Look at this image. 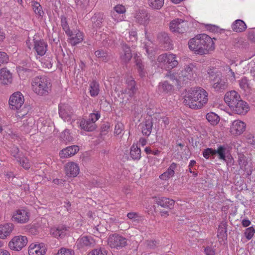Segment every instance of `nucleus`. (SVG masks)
I'll return each mask as SVG.
<instances>
[{
    "label": "nucleus",
    "instance_id": "18",
    "mask_svg": "<svg viewBox=\"0 0 255 255\" xmlns=\"http://www.w3.org/2000/svg\"><path fill=\"white\" fill-rule=\"evenodd\" d=\"M196 69L194 64L190 63L187 65L184 69L182 70L180 73L179 78L182 77L183 80L186 79L192 80L194 78V74Z\"/></svg>",
    "mask_w": 255,
    "mask_h": 255
},
{
    "label": "nucleus",
    "instance_id": "9",
    "mask_svg": "<svg viewBox=\"0 0 255 255\" xmlns=\"http://www.w3.org/2000/svg\"><path fill=\"white\" fill-rule=\"evenodd\" d=\"M29 219V213L24 209H18L12 214V219L17 223L23 224L27 223Z\"/></svg>",
    "mask_w": 255,
    "mask_h": 255
},
{
    "label": "nucleus",
    "instance_id": "42",
    "mask_svg": "<svg viewBox=\"0 0 255 255\" xmlns=\"http://www.w3.org/2000/svg\"><path fill=\"white\" fill-rule=\"evenodd\" d=\"M60 18L61 26L63 29L65 31L67 35L71 36L72 32L69 28L66 17L64 15H61Z\"/></svg>",
    "mask_w": 255,
    "mask_h": 255
},
{
    "label": "nucleus",
    "instance_id": "14",
    "mask_svg": "<svg viewBox=\"0 0 255 255\" xmlns=\"http://www.w3.org/2000/svg\"><path fill=\"white\" fill-rule=\"evenodd\" d=\"M66 175L69 177H75L79 173V167L78 164L74 162H70L64 166Z\"/></svg>",
    "mask_w": 255,
    "mask_h": 255
},
{
    "label": "nucleus",
    "instance_id": "27",
    "mask_svg": "<svg viewBox=\"0 0 255 255\" xmlns=\"http://www.w3.org/2000/svg\"><path fill=\"white\" fill-rule=\"evenodd\" d=\"M228 151L227 145H220L217 147V149H215V155L217 154L219 159L226 161Z\"/></svg>",
    "mask_w": 255,
    "mask_h": 255
},
{
    "label": "nucleus",
    "instance_id": "15",
    "mask_svg": "<svg viewBox=\"0 0 255 255\" xmlns=\"http://www.w3.org/2000/svg\"><path fill=\"white\" fill-rule=\"evenodd\" d=\"M241 97L235 91H231L227 92L224 97V101L231 109L238 101Z\"/></svg>",
    "mask_w": 255,
    "mask_h": 255
},
{
    "label": "nucleus",
    "instance_id": "5",
    "mask_svg": "<svg viewBox=\"0 0 255 255\" xmlns=\"http://www.w3.org/2000/svg\"><path fill=\"white\" fill-rule=\"evenodd\" d=\"M169 28L173 33H183L188 29V23L182 19L176 18L170 22Z\"/></svg>",
    "mask_w": 255,
    "mask_h": 255
},
{
    "label": "nucleus",
    "instance_id": "63",
    "mask_svg": "<svg viewBox=\"0 0 255 255\" xmlns=\"http://www.w3.org/2000/svg\"><path fill=\"white\" fill-rule=\"evenodd\" d=\"M62 52L63 58L62 59V62L67 65H70L72 61H71L69 59V56L68 55H65L63 52L62 50H61Z\"/></svg>",
    "mask_w": 255,
    "mask_h": 255
},
{
    "label": "nucleus",
    "instance_id": "54",
    "mask_svg": "<svg viewBox=\"0 0 255 255\" xmlns=\"http://www.w3.org/2000/svg\"><path fill=\"white\" fill-rule=\"evenodd\" d=\"M165 77L169 78L172 81L173 84L179 85V80L177 79V77L176 75L172 73L171 71L167 72Z\"/></svg>",
    "mask_w": 255,
    "mask_h": 255
},
{
    "label": "nucleus",
    "instance_id": "44",
    "mask_svg": "<svg viewBox=\"0 0 255 255\" xmlns=\"http://www.w3.org/2000/svg\"><path fill=\"white\" fill-rule=\"evenodd\" d=\"M31 6L35 14L38 15L40 16H42L43 14V11L40 4L35 1H32Z\"/></svg>",
    "mask_w": 255,
    "mask_h": 255
},
{
    "label": "nucleus",
    "instance_id": "32",
    "mask_svg": "<svg viewBox=\"0 0 255 255\" xmlns=\"http://www.w3.org/2000/svg\"><path fill=\"white\" fill-rule=\"evenodd\" d=\"M153 124L151 120H147L141 125L142 132L146 136H149L152 130Z\"/></svg>",
    "mask_w": 255,
    "mask_h": 255
},
{
    "label": "nucleus",
    "instance_id": "11",
    "mask_svg": "<svg viewBox=\"0 0 255 255\" xmlns=\"http://www.w3.org/2000/svg\"><path fill=\"white\" fill-rule=\"evenodd\" d=\"M33 49L37 55L42 56L45 55L47 50V44L43 39L33 38Z\"/></svg>",
    "mask_w": 255,
    "mask_h": 255
},
{
    "label": "nucleus",
    "instance_id": "39",
    "mask_svg": "<svg viewBox=\"0 0 255 255\" xmlns=\"http://www.w3.org/2000/svg\"><path fill=\"white\" fill-rule=\"evenodd\" d=\"M206 119L212 125H216L220 121L219 117L214 113H209L206 115Z\"/></svg>",
    "mask_w": 255,
    "mask_h": 255
},
{
    "label": "nucleus",
    "instance_id": "36",
    "mask_svg": "<svg viewBox=\"0 0 255 255\" xmlns=\"http://www.w3.org/2000/svg\"><path fill=\"white\" fill-rule=\"evenodd\" d=\"M227 223L225 221H223L219 226L218 230V236L221 238H227Z\"/></svg>",
    "mask_w": 255,
    "mask_h": 255
},
{
    "label": "nucleus",
    "instance_id": "43",
    "mask_svg": "<svg viewBox=\"0 0 255 255\" xmlns=\"http://www.w3.org/2000/svg\"><path fill=\"white\" fill-rule=\"evenodd\" d=\"M83 35L81 32L78 31L74 36L70 38V42L72 45H75L83 40Z\"/></svg>",
    "mask_w": 255,
    "mask_h": 255
},
{
    "label": "nucleus",
    "instance_id": "40",
    "mask_svg": "<svg viewBox=\"0 0 255 255\" xmlns=\"http://www.w3.org/2000/svg\"><path fill=\"white\" fill-rule=\"evenodd\" d=\"M149 6L154 9H160L164 4V0H147Z\"/></svg>",
    "mask_w": 255,
    "mask_h": 255
},
{
    "label": "nucleus",
    "instance_id": "48",
    "mask_svg": "<svg viewBox=\"0 0 255 255\" xmlns=\"http://www.w3.org/2000/svg\"><path fill=\"white\" fill-rule=\"evenodd\" d=\"M135 64L138 70L139 76L141 77H143L145 75V72L144 71L143 65L140 59L138 58L135 60Z\"/></svg>",
    "mask_w": 255,
    "mask_h": 255
},
{
    "label": "nucleus",
    "instance_id": "17",
    "mask_svg": "<svg viewBox=\"0 0 255 255\" xmlns=\"http://www.w3.org/2000/svg\"><path fill=\"white\" fill-rule=\"evenodd\" d=\"M95 242L91 236H83L79 238L76 242V246L80 249L85 247H91L94 246Z\"/></svg>",
    "mask_w": 255,
    "mask_h": 255
},
{
    "label": "nucleus",
    "instance_id": "34",
    "mask_svg": "<svg viewBox=\"0 0 255 255\" xmlns=\"http://www.w3.org/2000/svg\"><path fill=\"white\" fill-rule=\"evenodd\" d=\"M172 89V85L168 83L167 81H164L163 82H160L159 83L158 90L160 92L167 94L171 92Z\"/></svg>",
    "mask_w": 255,
    "mask_h": 255
},
{
    "label": "nucleus",
    "instance_id": "10",
    "mask_svg": "<svg viewBox=\"0 0 255 255\" xmlns=\"http://www.w3.org/2000/svg\"><path fill=\"white\" fill-rule=\"evenodd\" d=\"M72 108L68 104H60L59 105V114L64 121H69L73 116Z\"/></svg>",
    "mask_w": 255,
    "mask_h": 255
},
{
    "label": "nucleus",
    "instance_id": "59",
    "mask_svg": "<svg viewBox=\"0 0 255 255\" xmlns=\"http://www.w3.org/2000/svg\"><path fill=\"white\" fill-rule=\"evenodd\" d=\"M126 39L129 41H134L137 39V33L135 31H131L129 32L128 36Z\"/></svg>",
    "mask_w": 255,
    "mask_h": 255
},
{
    "label": "nucleus",
    "instance_id": "1",
    "mask_svg": "<svg viewBox=\"0 0 255 255\" xmlns=\"http://www.w3.org/2000/svg\"><path fill=\"white\" fill-rule=\"evenodd\" d=\"M190 50L196 54L200 55L209 54L215 49L213 39L208 35L202 33L198 34L188 41Z\"/></svg>",
    "mask_w": 255,
    "mask_h": 255
},
{
    "label": "nucleus",
    "instance_id": "38",
    "mask_svg": "<svg viewBox=\"0 0 255 255\" xmlns=\"http://www.w3.org/2000/svg\"><path fill=\"white\" fill-rule=\"evenodd\" d=\"M104 19V15L101 13L95 14L91 18V20L93 23L94 27H100Z\"/></svg>",
    "mask_w": 255,
    "mask_h": 255
},
{
    "label": "nucleus",
    "instance_id": "41",
    "mask_svg": "<svg viewBox=\"0 0 255 255\" xmlns=\"http://www.w3.org/2000/svg\"><path fill=\"white\" fill-rule=\"evenodd\" d=\"M34 121L32 118H29L26 120L25 123H24L21 126L22 130L25 131L26 132H30L33 126L34 125Z\"/></svg>",
    "mask_w": 255,
    "mask_h": 255
},
{
    "label": "nucleus",
    "instance_id": "62",
    "mask_svg": "<svg viewBox=\"0 0 255 255\" xmlns=\"http://www.w3.org/2000/svg\"><path fill=\"white\" fill-rule=\"evenodd\" d=\"M167 57V53L163 54L160 55L157 58V61L158 62L163 63L164 65L166 64V60Z\"/></svg>",
    "mask_w": 255,
    "mask_h": 255
},
{
    "label": "nucleus",
    "instance_id": "21",
    "mask_svg": "<svg viewBox=\"0 0 255 255\" xmlns=\"http://www.w3.org/2000/svg\"><path fill=\"white\" fill-rule=\"evenodd\" d=\"M246 124L241 121L236 120L233 122L231 127V132L233 134H241L245 130Z\"/></svg>",
    "mask_w": 255,
    "mask_h": 255
},
{
    "label": "nucleus",
    "instance_id": "25",
    "mask_svg": "<svg viewBox=\"0 0 255 255\" xmlns=\"http://www.w3.org/2000/svg\"><path fill=\"white\" fill-rule=\"evenodd\" d=\"M12 74L6 68L0 70V82L3 85H8L12 82Z\"/></svg>",
    "mask_w": 255,
    "mask_h": 255
},
{
    "label": "nucleus",
    "instance_id": "60",
    "mask_svg": "<svg viewBox=\"0 0 255 255\" xmlns=\"http://www.w3.org/2000/svg\"><path fill=\"white\" fill-rule=\"evenodd\" d=\"M153 44L150 41L146 42L144 45V48L148 54H151L153 50Z\"/></svg>",
    "mask_w": 255,
    "mask_h": 255
},
{
    "label": "nucleus",
    "instance_id": "23",
    "mask_svg": "<svg viewBox=\"0 0 255 255\" xmlns=\"http://www.w3.org/2000/svg\"><path fill=\"white\" fill-rule=\"evenodd\" d=\"M132 56L130 47L127 44H123L122 45V51L120 53V58L122 62L124 63L128 62Z\"/></svg>",
    "mask_w": 255,
    "mask_h": 255
},
{
    "label": "nucleus",
    "instance_id": "56",
    "mask_svg": "<svg viewBox=\"0 0 255 255\" xmlns=\"http://www.w3.org/2000/svg\"><path fill=\"white\" fill-rule=\"evenodd\" d=\"M255 233V230L253 227L248 228L245 233V236L248 240H250L253 237Z\"/></svg>",
    "mask_w": 255,
    "mask_h": 255
},
{
    "label": "nucleus",
    "instance_id": "3",
    "mask_svg": "<svg viewBox=\"0 0 255 255\" xmlns=\"http://www.w3.org/2000/svg\"><path fill=\"white\" fill-rule=\"evenodd\" d=\"M33 91L38 95H47L51 91V84L49 79L42 76H38L33 78L31 82Z\"/></svg>",
    "mask_w": 255,
    "mask_h": 255
},
{
    "label": "nucleus",
    "instance_id": "53",
    "mask_svg": "<svg viewBox=\"0 0 255 255\" xmlns=\"http://www.w3.org/2000/svg\"><path fill=\"white\" fill-rule=\"evenodd\" d=\"M21 159L20 161H17L21 166L25 169H28L30 168V164L28 161V160L22 155L21 156V158H19Z\"/></svg>",
    "mask_w": 255,
    "mask_h": 255
},
{
    "label": "nucleus",
    "instance_id": "47",
    "mask_svg": "<svg viewBox=\"0 0 255 255\" xmlns=\"http://www.w3.org/2000/svg\"><path fill=\"white\" fill-rule=\"evenodd\" d=\"M240 87L244 91L249 90L251 88L250 83L247 77H243L240 80Z\"/></svg>",
    "mask_w": 255,
    "mask_h": 255
},
{
    "label": "nucleus",
    "instance_id": "57",
    "mask_svg": "<svg viewBox=\"0 0 255 255\" xmlns=\"http://www.w3.org/2000/svg\"><path fill=\"white\" fill-rule=\"evenodd\" d=\"M29 108L24 107L21 110L17 112L16 117L19 118H22L24 116L26 115L28 113Z\"/></svg>",
    "mask_w": 255,
    "mask_h": 255
},
{
    "label": "nucleus",
    "instance_id": "28",
    "mask_svg": "<svg viewBox=\"0 0 255 255\" xmlns=\"http://www.w3.org/2000/svg\"><path fill=\"white\" fill-rule=\"evenodd\" d=\"M80 127L82 129L87 131H92L96 128V125L94 122L85 119H82L80 123Z\"/></svg>",
    "mask_w": 255,
    "mask_h": 255
},
{
    "label": "nucleus",
    "instance_id": "19",
    "mask_svg": "<svg viewBox=\"0 0 255 255\" xmlns=\"http://www.w3.org/2000/svg\"><path fill=\"white\" fill-rule=\"evenodd\" d=\"M127 88L124 91H122V95L124 94L125 97L128 100V97L131 98L136 91L135 82L131 78L127 80Z\"/></svg>",
    "mask_w": 255,
    "mask_h": 255
},
{
    "label": "nucleus",
    "instance_id": "58",
    "mask_svg": "<svg viewBox=\"0 0 255 255\" xmlns=\"http://www.w3.org/2000/svg\"><path fill=\"white\" fill-rule=\"evenodd\" d=\"M8 61V57L6 53L0 52V66L1 64L6 63Z\"/></svg>",
    "mask_w": 255,
    "mask_h": 255
},
{
    "label": "nucleus",
    "instance_id": "29",
    "mask_svg": "<svg viewBox=\"0 0 255 255\" xmlns=\"http://www.w3.org/2000/svg\"><path fill=\"white\" fill-rule=\"evenodd\" d=\"M247 26L245 22L241 19L236 20L232 24V30L236 32H242L247 29Z\"/></svg>",
    "mask_w": 255,
    "mask_h": 255
},
{
    "label": "nucleus",
    "instance_id": "6",
    "mask_svg": "<svg viewBox=\"0 0 255 255\" xmlns=\"http://www.w3.org/2000/svg\"><path fill=\"white\" fill-rule=\"evenodd\" d=\"M213 81V87L217 91L222 92L228 88L227 80L221 74L211 75Z\"/></svg>",
    "mask_w": 255,
    "mask_h": 255
},
{
    "label": "nucleus",
    "instance_id": "30",
    "mask_svg": "<svg viewBox=\"0 0 255 255\" xmlns=\"http://www.w3.org/2000/svg\"><path fill=\"white\" fill-rule=\"evenodd\" d=\"M67 228L63 225L59 226L57 228H53L50 230V233L55 237L62 238L66 234Z\"/></svg>",
    "mask_w": 255,
    "mask_h": 255
},
{
    "label": "nucleus",
    "instance_id": "20",
    "mask_svg": "<svg viewBox=\"0 0 255 255\" xmlns=\"http://www.w3.org/2000/svg\"><path fill=\"white\" fill-rule=\"evenodd\" d=\"M79 150L77 145L69 146L61 150L59 152V156L61 158H69L75 155Z\"/></svg>",
    "mask_w": 255,
    "mask_h": 255
},
{
    "label": "nucleus",
    "instance_id": "26",
    "mask_svg": "<svg viewBox=\"0 0 255 255\" xmlns=\"http://www.w3.org/2000/svg\"><path fill=\"white\" fill-rule=\"evenodd\" d=\"M156 203L162 207L172 209L174 207L175 201L169 198L161 197L156 200Z\"/></svg>",
    "mask_w": 255,
    "mask_h": 255
},
{
    "label": "nucleus",
    "instance_id": "37",
    "mask_svg": "<svg viewBox=\"0 0 255 255\" xmlns=\"http://www.w3.org/2000/svg\"><path fill=\"white\" fill-rule=\"evenodd\" d=\"M99 85L95 80L90 84V94L91 96L95 97L97 96L99 93Z\"/></svg>",
    "mask_w": 255,
    "mask_h": 255
},
{
    "label": "nucleus",
    "instance_id": "46",
    "mask_svg": "<svg viewBox=\"0 0 255 255\" xmlns=\"http://www.w3.org/2000/svg\"><path fill=\"white\" fill-rule=\"evenodd\" d=\"M95 54L96 57L101 58L102 61L107 62L110 60V57L108 53L103 50H97L95 51Z\"/></svg>",
    "mask_w": 255,
    "mask_h": 255
},
{
    "label": "nucleus",
    "instance_id": "16",
    "mask_svg": "<svg viewBox=\"0 0 255 255\" xmlns=\"http://www.w3.org/2000/svg\"><path fill=\"white\" fill-rule=\"evenodd\" d=\"M46 248L43 243L31 244L28 249L29 255H44L46 253Z\"/></svg>",
    "mask_w": 255,
    "mask_h": 255
},
{
    "label": "nucleus",
    "instance_id": "22",
    "mask_svg": "<svg viewBox=\"0 0 255 255\" xmlns=\"http://www.w3.org/2000/svg\"><path fill=\"white\" fill-rule=\"evenodd\" d=\"M14 228L12 223H8L0 225V238L5 239L9 236Z\"/></svg>",
    "mask_w": 255,
    "mask_h": 255
},
{
    "label": "nucleus",
    "instance_id": "2",
    "mask_svg": "<svg viewBox=\"0 0 255 255\" xmlns=\"http://www.w3.org/2000/svg\"><path fill=\"white\" fill-rule=\"evenodd\" d=\"M184 99L185 105L193 109H199L207 103L208 94L202 88L197 87L189 90Z\"/></svg>",
    "mask_w": 255,
    "mask_h": 255
},
{
    "label": "nucleus",
    "instance_id": "51",
    "mask_svg": "<svg viewBox=\"0 0 255 255\" xmlns=\"http://www.w3.org/2000/svg\"><path fill=\"white\" fill-rule=\"evenodd\" d=\"M203 155L206 159H209L210 156L215 155V149L212 148H207L203 151Z\"/></svg>",
    "mask_w": 255,
    "mask_h": 255
},
{
    "label": "nucleus",
    "instance_id": "64",
    "mask_svg": "<svg viewBox=\"0 0 255 255\" xmlns=\"http://www.w3.org/2000/svg\"><path fill=\"white\" fill-rule=\"evenodd\" d=\"M100 114L99 113H92L90 114L89 120L94 122V124H95V122L100 118Z\"/></svg>",
    "mask_w": 255,
    "mask_h": 255
},
{
    "label": "nucleus",
    "instance_id": "13",
    "mask_svg": "<svg viewBox=\"0 0 255 255\" xmlns=\"http://www.w3.org/2000/svg\"><path fill=\"white\" fill-rule=\"evenodd\" d=\"M157 39L166 50L171 49L173 47L172 41L168 34L165 32L158 33Z\"/></svg>",
    "mask_w": 255,
    "mask_h": 255
},
{
    "label": "nucleus",
    "instance_id": "8",
    "mask_svg": "<svg viewBox=\"0 0 255 255\" xmlns=\"http://www.w3.org/2000/svg\"><path fill=\"white\" fill-rule=\"evenodd\" d=\"M24 101V97L20 92L14 93L9 98V107L12 110H19L23 105Z\"/></svg>",
    "mask_w": 255,
    "mask_h": 255
},
{
    "label": "nucleus",
    "instance_id": "12",
    "mask_svg": "<svg viewBox=\"0 0 255 255\" xmlns=\"http://www.w3.org/2000/svg\"><path fill=\"white\" fill-rule=\"evenodd\" d=\"M234 106L230 109L237 114L244 115L249 111L248 104L241 98L237 101Z\"/></svg>",
    "mask_w": 255,
    "mask_h": 255
},
{
    "label": "nucleus",
    "instance_id": "61",
    "mask_svg": "<svg viewBox=\"0 0 255 255\" xmlns=\"http://www.w3.org/2000/svg\"><path fill=\"white\" fill-rule=\"evenodd\" d=\"M158 244V242L156 240H147L146 242L147 247L151 249L155 248Z\"/></svg>",
    "mask_w": 255,
    "mask_h": 255
},
{
    "label": "nucleus",
    "instance_id": "45",
    "mask_svg": "<svg viewBox=\"0 0 255 255\" xmlns=\"http://www.w3.org/2000/svg\"><path fill=\"white\" fill-rule=\"evenodd\" d=\"M10 148L11 154L16 159L17 161H21V159L19 158H21V156L23 154L19 151L18 148L15 145H12Z\"/></svg>",
    "mask_w": 255,
    "mask_h": 255
},
{
    "label": "nucleus",
    "instance_id": "52",
    "mask_svg": "<svg viewBox=\"0 0 255 255\" xmlns=\"http://www.w3.org/2000/svg\"><path fill=\"white\" fill-rule=\"evenodd\" d=\"M107 252L104 248H99L92 251L88 255H107Z\"/></svg>",
    "mask_w": 255,
    "mask_h": 255
},
{
    "label": "nucleus",
    "instance_id": "4",
    "mask_svg": "<svg viewBox=\"0 0 255 255\" xmlns=\"http://www.w3.org/2000/svg\"><path fill=\"white\" fill-rule=\"evenodd\" d=\"M108 244L112 248L119 249L127 246V240L118 234H113L109 236Z\"/></svg>",
    "mask_w": 255,
    "mask_h": 255
},
{
    "label": "nucleus",
    "instance_id": "55",
    "mask_svg": "<svg viewBox=\"0 0 255 255\" xmlns=\"http://www.w3.org/2000/svg\"><path fill=\"white\" fill-rule=\"evenodd\" d=\"M124 130V125L121 123H117L115 126L114 134L118 135L120 134Z\"/></svg>",
    "mask_w": 255,
    "mask_h": 255
},
{
    "label": "nucleus",
    "instance_id": "50",
    "mask_svg": "<svg viewBox=\"0 0 255 255\" xmlns=\"http://www.w3.org/2000/svg\"><path fill=\"white\" fill-rule=\"evenodd\" d=\"M54 255H74V253L73 251L71 250L62 248L58 251L56 254Z\"/></svg>",
    "mask_w": 255,
    "mask_h": 255
},
{
    "label": "nucleus",
    "instance_id": "49",
    "mask_svg": "<svg viewBox=\"0 0 255 255\" xmlns=\"http://www.w3.org/2000/svg\"><path fill=\"white\" fill-rule=\"evenodd\" d=\"M61 138L65 141L70 142L72 140L73 137L70 135L69 130L65 129L61 134Z\"/></svg>",
    "mask_w": 255,
    "mask_h": 255
},
{
    "label": "nucleus",
    "instance_id": "7",
    "mask_svg": "<svg viewBox=\"0 0 255 255\" xmlns=\"http://www.w3.org/2000/svg\"><path fill=\"white\" fill-rule=\"evenodd\" d=\"M27 243L26 237L18 236L13 237L8 243V247L12 251H19L24 247Z\"/></svg>",
    "mask_w": 255,
    "mask_h": 255
},
{
    "label": "nucleus",
    "instance_id": "33",
    "mask_svg": "<svg viewBox=\"0 0 255 255\" xmlns=\"http://www.w3.org/2000/svg\"><path fill=\"white\" fill-rule=\"evenodd\" d=\"M130 155L133 160H139L141 157L140 148L136 145L133 144L130 147Z\"/></svg>",
    "mask_w": 255,
    "mask_h": 255
},
{
    "label": "nucleus",
    "instance_id": "24",
    "mask_svg": "<svg viewBox=\"0 0 255 255\" xmlns=\"http://www.w3.org/2000/svg\"><path fill=\"white\" fill-rule=\"evenodd\" d=\"M134 18L138 23L145 24L148 21L149 16L146 10H141L136 12Z\"/></svg>",
    "mask_w": 255,
    "mask_h": 255
},
{
    "label": "nucleus",
    "instance_id": "35",
    "mask_svg": "<svg viewBox=\"0 0 255 255\" xmlns=\"http://www.w3.org/2000/svg\"><path fill=\"white\" fill-rule=\"evenodd\" d=\"M166 64L168 68H173L176 67L179 62L176 59V56L173 54H167Z\"/></svg>",
    "mask_w": 255,
    "mask_h": 255
},
{
    "label": "nucleus",
    "instance_id": "31",
    "mask_svg": "<svg viewBox=\"0 0 255 255\" xmlns=\"http://www.w3.org/2000/svg\"><path fill=\"white\" fill-rule=\"evenodd\" d=\"M176 167L177 164L174 162L172 163L167 169V171L160 176V178L161 180H165L170 177H172L174 174V170Z\"/></svg>",
    "mask_w": 255,
    "mask_h": 255
}]
</instances>
